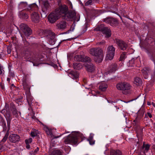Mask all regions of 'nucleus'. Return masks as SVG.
<instances>
[{
    "mask_svg": "<svg viewBox=\"0 0 155 155\" xmlns=\"http://www.w3.org/2000/svg\"><path fill=\"white\" fill-rule=\"evenodd\" d=\"M90 53L95 56L94 60L96 62H101L104 57V52L103 50L100 48H94L90 50Z\"/></svg>",
    "mask_w": 155,
    "mask_h": 155,
    "instance_id": "f257e3e1",
    "label": "nucleus"
},
{
    "mask_svg": "<svg viewBox=\"0 0 155 155\" xmlns=\"http://www.w3.org/2000/svg\"><path fill=\"white\" fill-rule=\"evenodd\" d=\"M1 113L4 114L7 121L8 130L5 134L4 137L1 140V142H5L7 140L9 135V130L10 128V123L12 119V117L9 111L5 110H3L1 111Z\"/></svg>",
    "mask_w": 155,
    "mask_h": 155,
    "instance_id": "f03ea898",
    "label": "nucleus"
},
{
    "mask_svg": "<svg viewBox=\"0 0 155 155\" xmlns=\"http://www.w3.org/2000/svg\"><path fill=\"white\" fill-rule=\"evenodd\" d=\"M28 9L30 11L34 12L31 15V19L32 21L35 23H37L39 22L40 17L38 13L35 11H37L38 9V6L35 4L33 3L29 5Z\"/></svg>",
    "mask_w": 155,
    "mask_h": 155,
    "instance_id": "7ed1b4c3",
    "label": "nucleus"
},
{
    "mask_svg": "<svg viewBox=\"0 0 155 155\" xmlns=\"http://www.w3.org/2000/svg\"><path fill=\"white\" fill-rule=\"evenodd\" d=\"M79 134L76 133H74L69 134L64 140V143L66 144H76L78 141V137Z\"/></svg>",
    "mask_w": 155,
    "mask_h": 155,
    "instance_id": "20e7f679",
    "label": "nucleus"
},
{
    "mask_svg": "<svg viewBox=\"0 0 155 155\" xmlns=\"http://www.w3.org/2000/svg\"><path fill=\"white\" fill-rule=\"evenodd\" d=\"M57 13L61 17H64L68 12V8L65 5H62L55 9Z\"/></svg>",
    "mask_w": 155,
    "mask_h": 155,
    "instance_id": "39448f33",
    "label": "nucleus"
},
{
    "mask_svg": "<svg viewBox=\"0 0 155 155\" xmlns=\"http://www.w3.org/2000/svg\"><path fill=\"white\" fill-rule=\"evenodd\" d=\"M116 87L118 90L122 91L124 94H127L130 92V86L128 83L124 82L118 83Z\"/></svg>",
    "mask_w": 155,
    "mask_h": 155,
    "instance_id": "423d86ee",
    "label": "nucleus"
},
{
    "mask_svg": "<svg viewBox=\"0 0 155 155\" xmlns=\"http://www.w3.org/2000/svg\"><path fill=\"white\" fill-rule=\"evenodd\" d=\"M68 21H72L74 19L75 21H78L80 19V16L78 14H76L74 11H70L66 14V15H65L64 17Z\"/></svg>",
    "mask_w": 155,
    "mask_h": 155,
    "instance_id": "0eeeda50",
    "label": "nucleus"
},
{
    "mask_svg": "<svg viewBox=\"0 0 155 155\" xmlns=\"http://www.w3.org/2000/svg\"><path fill=\"white\" fill-rule=\"evenodd\" d=\"M107 50L106 58L107 59L111 60L113 59L114 55L115 48L113 46L111 45L107 47Z\"/></svg>",
    "mask_w": 155,
    "mask_h": 155,
    "instance_id": "6e6552de",
    "label": "nucleus"
},
{
    "mask_svg": "<svg viewBox=\"0 0 155 155\" xmlns=\"http://www.w3.org/2000/svg\"><path fill=\"white\" fill-rule=\"evenodd\" d=\"M60 18V17L56 13L55 10L54 12L51 13L48 17V21L51 23H54Z\"/></svg>",
    "mask_w": 155,
    "mask_h": 155,
    "instance_id": "1a4fd4ad",
    "label": "nucleus"
},
{
    "mask_svg": "<svg viewBox=\"0 0 155 155\" xmlns=\"http://www.w3.org/2000/svg\"><path fill=\"white\" fill-rule=\"evenodd\" d=\"M49 5L48 1L47 0H43V5L42 7V12L41 15L42 16L46 17V14L49 10Z\"/></svg>",
    "mask_w": 155,
    "mask_h": 155,
    "instance_id": "9d476101",
    "label": "nucleus"
},
{
    "mask_svg": "<svg viewBox=\"0 0 155 155\" xmlns=\"http://www.w3.org/2000/svg\"><path fill=\"white\" fill-rule=\"evenodd\" d=\"M20 27L21 30L25 36H28L31 34V30L26 24H21L20 25Z\"/></svg>",
    "mask_w": 155,
    "mask_h": 155,
    "instance_id": "9b49d317",
    "label": "nucleus"
},
{
    "mask_svg": "<svg viewBox=\"0 0 155 155\" xmlns=\"http://www.w3.org/2000/svg\"><path fill=\"white\" fill-rule=\"evenodd\" d=\"M103 25H102L99 26L97 28V30L99 31H101L102 32L105 34V37L108 38L111 36V33L110 29L107 27H103Z\"/></svg>",
    "mask_w": 155,
    "mask_h": 155,
    "instance_id": "f8f14e48",
    "label": "nucleus"
},
{
    "mask_svg": "<svg viewBox=\"0 0 155 155\" xmlns=\"http://www.w3.org/2000/svg\"><path fill=\"white\" fill-rule=\"evenodd\" d=\"M74 60L76 61H81L83 62L89 63L91 61V58L87 56L83 57L81 55H76L74 58Z\"/></svg>",
    "mask_w": 155,
    "mask_h": 155,
    "instance_id": "ddd939ff",
    "label": "nucleus"
},
{
    "mask_svg": "<svg viewBox=\"0 0 155 155\" xmlns=\"http://www.w3.org/2000/svg\"><path fill=\"white\" fill-rule=\"evenodd\" d=\"M115 42L121 50L124 51L127 47V44L124 41L118 39H116L114 41Z\"/></svg>",
    "mask_w": 155,
    "mask_h": 155,
    "instance_id": "4468645a",
    "label": "nucleus"
},
{
    "mask_svg": "<svg viewBox=\"0 0 155 155\" xmlns=\"http://www.w3.org/2000/svg\"><path fill=\"white\" fill-rule=\"evenodd\" d=\"M68 23L64 20H62L58 22L56 24V26L58 29L64 30L67 27Z\"/></svg>",
    "mask_w": 155,
    "mask_h": 155,
    "instance_id": "2eb2a0df",
    "label": "nucleus"
},
{
    "mask_svg": "<svg viewBox=\"0 0 155 155\" xmlns=\"http://www.w3.org/2000/svg\"><path fill=\"white\" fill-rule=\"evenodd\" d=\"M9 139L11 142L13 143H15L19 141L20 137L18 134H12L10 135L9 137Z\"/></svg>",
    "mask_w": 155,
    "mask_h": 155,
    "instance_id": "dca6fc26",
    "label": "nucleus"
},
{
    "mask_svg": "<svg viewBox=\"0 0 155 155\" xmlns=\"http://www.w3.org/2000/svg\"><path fill=\"white\" fill-rule=\"evenodd\" d=\"M117 65L115 63H112L110 65L108 71L105 73V75L108 74L109 72H114L117 70Z\"/></svg>",
    "mask_w": 155,
    "mask_h": 155,
    "instance_id": "f3484780",
    "label": "nucleus"
},
{
    "mask_svg": "<svg viewBox=\"0 0 155 155\" xmlns=\"http://www.w3.org/2000/svg\"><path fill=\"white\" fill-rule=\"evenodd\" d=\"M150 148V145L148 144H145L144 142L143 143V144L141 148V152L143 154L147 153Z\"/></svg>",
    "mask_w": 155,
    "mask_h": 155,
    "instance_id": "a211bd4d",
    "label": "nucleus"
},
{
    "mask_svg": "<svg viewBox=\"0 0 155 155\" xmlns=\"http://www.w3.org/2000/svg\"><path fill=\"white\" fill-rule=\"evenodd\" d=\"M85 67L87 68V71L89 72H93L95 70V67L92 64H86Z\"/></svg>",
    "mask_w": 155,
    "mask_h": 155,
    "instance_id": "6ab92c4d",
    "label": "nucleus"
},
{
    "mask_svg": "<svg viewBox=\"0 0 155 155\" xmlns=\"http://www.w3.org/2000/svg\"><path fill=\"white\" fill-rule=\"evenodd\" d=\"M68 75L70 77L74 79L78 78L79 75L76 71H72L69 73Z\"/></svg>",
    "mask_w": 155,
    "mask_h": 155,
    "instance_id": "aec40b11",
    "label": "nucleus"
},
{
    "mask_svg": "<svg viewBox=\"0 0 155 155\" xmlns=\"http://www.w3.org/2000/svg\"><path fill=\"white\" fill-rule=\"evenodd\" d=\"M62 152L60 150L54 149L49 153V155H62Z\"/></svg>",
    "mask_w": 155,
    "mask_h": 155,
    "instance_id": "412c9836",
    "label": "nucleus"
},
{
    "mask_svg": "<svg viewBox=\"0 0 155 155\" xmlns=\"http://www.w3.org/2000/svg\"><path fill=\"white\" fill-rule=\"evenodd\" d=\"M45 131H46V133H47V134L48 135H49L50 136H51V137H53L55 138H58L59 137H61V135H62L63 134H61L59 136H55L52 133V130L51 129H49L48 128H46Z\"/></svg>",
    "mask_w": 155,
    "mask_h": 155,
    "instance_id": "4be33fe9",
    "label": "nucleus"
},
{
    "mask_svg": "<svg viewBox=\"0 0 155 155\" xmlns=\"http://www.w3.org/2000/svg\"><path fill=\"white\" fill-rule=\"evenodd\" d=\"M107 87V85L105 82H103L100 84L99 86V89L103 91H105Z\"/></svg>",
    "mask_w": 155,
    "mask_h": 155,
    "instance_id": "5701e85b",
    "label": "nucleus"
},
{
    "mask_svg": "<svg viewBox=\"0 0 155 155\" xmlns=\"http://www.w3.org/2000/svg\"><path fill=\"white\" fill-rule=\"evenodd\" d=\"M73 67L74 69L79 70L83 67L81 64L78 62H75L73 63Z\"/></svg>",
    "mask_w": 155,
    "mask_h": 155,
    "instance_id": "b1692460",
    "label": "nucleus"
},
{
    "mask_svg": "<svg viewBox=\"0 0 155 155\" xmlns=\"http://www.w3.org/2000/svg\"><path fill=\"white\" fill-rule=\"evenodd\" d=\"M141 71L144 78L145 79H147L148 77V73L149 72L148 69L147 68H145Z\"/></svg>",
    "mask_w": 155,
    "mask_h": 155,
    "instance_id": "393cba45",
    "label": "nucleus"
},
{
    "mask_svg": "<svg viewBox=\"0 0 155 155\" xmlns=\"http://www.w3.org/2000/svg\"><path fill=\"white\" fill-rule=\"evenodd\" d=\"M28 6L26 2H21L19 5V8L20 9H24L26 8H28Z\"/></svg>",
    "mask_w": 155,
    "mask_h": 155,
    "instance_id": "a878e982",
    "label": "nucleus"
},
{
    "mask_svg": "<svg viewBox=\"0 0 155 155\" xmlns=\"http://www.w3.org/2000/svg\"><path fill=\"white\" fill-rule=\"evenodd\" d=\"M118 24V22L117 20L116 19L112 18L111 21H110V25L113 26H116Z\"/></svg>",
    "mask_w": 155,
    "mask_h": 155,
    "instance_id": "bb28decb",
    "label": "nucleus"
},
{
    "mask_svg": "<svg viewBox=\"0 0 155 155\" xmlns=\"http://www.w3.org/2000/svg\"><path fill=\"white\" fill-rule=\"evenodd\" d=\"M110 155H122V153L119 150H112L111 151Z\"/></svg>",
    "mask_w": 155,
    "mask_h": 155,
    "instance_id": "cd10ccee",
    "label": "nucleus"
},
{
    "mask_svg": "<svg viewBox=\"0 0 155 155\" xmlns=\"http://www.w3.org/2000/svg\"><path fill=\"white\" fill-rule=\"evenodd\" d=\"M19 16L20 18L24 19H27L28 17V16L27 14L23 12L20 13Z\"/></svg>",
    "mask_w": 155,
    "mask_h": 155,
    "instance_id": "c85d7f7f",
    "label": "nucleus"
},
{
    "mask_svg": "<svg viewBox=\"0 0 155 155\" xmlns=\"http://www.w3.org/2000/svg\"><path fill=\"white\" fill-rule=\"evenodd\" d=\"M134 83L138 84H141L142 83V81L141 79L138 77H136L134 79Z\"/></svg>",
    "mask_w": 155,
    "mask_h": 155,
    "instance_id": "c756f323",
    "label": "nucleus"
},
{
    "mask_svg": "<svg viewBox=\"0 0 155 155\" xmlns=\"http://www.w3.org/2000/svg\"><path fill=\"white\" fill-rule=\"evenodd\" d=\"M126 58V53L124 52H123L120 55V61H123Z\"/></svg>",
    "mask_w": 155,
    "mask_h": 155,
    "instance_id": "7c9ffc66",
    "label": "nucleus"
},
{
    "mask_svg": "<svg viewBox=\"0 0 155 155\" xmlns=\"http://www.w3.org/2000/svg\"><path fill=\"white\" fill-rule=\"evenodd\" d=\"M112 18L108 17L104 19V21L107 24H110V21H111Z\"/></svg>",
    "mask_w": 155,
    "mask_h": 155,
    "instance_id": "2f4dec72",
    "label": "nucleus"
},
{
    "mask_svg": "<svg viewBox=\"0 0 155 155\" xmlns=\"http://www.w3.org/2000/svg\"><path fill=\"white\" fill-rule=\"evenodd\" d=\"M39 150V148L37 147L34 151H32L30 152V155H35L37 153V152Z\"/></svg>",
    "mask_w": 155,
    "mask_h": 155,
    "instance_id": "473e14b6",
    "label": "nucleus"
},
{
    "mask_svg": "<svg viewBox=\"0 0 155 155\" xmlns=\"http://www.w3.org/2000/svg\"><path fill=\"white\" fill-rule=\"evenodd\" d=\"M31 135L32 137H36L37 135V133L36 130L34 129L31 132Z\"/></svg>",
    "mask_w": 155,
    "mask_h": 155,
    "instance_id": "72a5a7b5",
    "label": "nucleus"
},
{
    "mask_svg": "<svg viewBox=\"0 0 155 155\" xmlns=\"http://www.w3.org/2000/svg\"><path fill=\"white\" fill-rule=\"evenodd\" d=\"M135 60L133 58L129 61V66H133L134 64Z\"/></svg>",
    "mask_w": 155,
    "mask_h": 155,
    "instance_id": "f704fd0d",
    "label": "nucleus"
},
{
    "mask_svg": "<svg viewBox=\"0 0 155 155\" xmlns=\"http://www.w3.org/2000/svg\"><path fill=\"white\" fill-rule=\"evenodd\" d=\"M12 112L13 114L15 115L16 117H17L18 115L17 110L15 108H13L12 110Z\"/></svg>",
    "mask_w": 155,
    "mask_h": 155,
    "instance_id": "c9c22d12",
    "label": "nucleus"
},
{
    "mask_svg": "<svg viewBox=\"0 0 155 155\" xmlns=\"http://www.w3.org/2000/svg\"><path fill=\"white\" fill-rule=\"evenodd\" d=\"M133 124L135 125H137L138 124L139 122V119L138 118H136V119L133 121Z\"/></svg>",
    "mask_w": 155,
    "mask_h": 155,
    "instance_id": "e433bc0d",
    "label": "nucleus"
},
{
    "mask_svg": "<svg viewBox=\"0 0 155 155\" xmlns=\"http://www.w3.org/2000/svg\"><path fill=\"white\" fill-rule=\"evenodd\" d=\"M32 141V139L31 138H30L28 139H26L25 140V143H28L29 144V143H31Z\"/></svg>",
    "mask_w": 155,
    "mask_h": 155,
    "instance_id": "4c0bfd02",
    "label": "nucleus"
},
{
    "mask_svg": "<svg viewBox=\"0 0 155 155\" xmlns=\"http://www.w3.org/2000/svg\"><path fill=\"white\" fill-rule=\"evenodd\" d=\"M94 136V134L92 133H91L90 134L89 138L87 139V140H91L92 139H93V137Z\"/></svg>",
    "mask_w": 155,
    "mask_h": 155,
    "instance_id": "58836bf2",
    "label": "nucleus"
},
{
    "mask_svg": "<svg viewBox=\"0 0 155 155\" xmlns=\"http://www.w3.org/2000/svg\"><path fill=\"white\" fill-rule=\"evenodd\" d=\"M92 0H89L85 4V5L87 6L90 5L92 3Z\"/></svg>",
    "mask_w": 155,
    "mask_h": 155,
    "instance_id": "ea45409f",
    "label": "nucleus"
},
{
    "mask_svg": "<svg viewBox=\"0 0 155 155\" xmlns=\"http://www.w3.org/2000/svg\"><path fill=\"white\" fill-rule=\"evenodd\" d=\"M4 71L2 67L1 66V65L0 64V75L3 74Z\"/></svg>",
    "mask_w": 155,
    "mask_h": 155,
    "instance_id": "a19ab883",
    "label": "nucleus"
},
{
    "mask_svg": "<svg viewBox=\"0 0 155 155\" xmlns=\"http://www.w3.org/2000/svg\"><path fill=\"white\" fill-rule=\"evenodd\" d=\"M88 141H89V143L90 145H92L94 144L95 141L93 139H92L91 140H88Z\"/></svg>",
    "mask_w": 155,
    "mask_h": 155,
    "instance_id": "79ce46f5",
    "label": "nucleus"
},
{
    "mask_svg": "<svg viewBox=\"0 0 155 155\" xmlns=\"http://www.w3.org/2000/svg\"><path fill=\"white\" fill-rule=\"evenodd\" d=\"M54 142V139H52L51 140V144H50L51 146H54L55 145L54 143V144L53 143Z\"/></svg>",
    "mask_w": 155,
    "mask_h": 155,
    "instance_id": "37998d69",
    "label": "nucleus"
},
{
    "mask_svg": "<svg viewBox=\"0 0 155 155\" xmlns=\"http://www.w3.org/2000/svg\"><path fill=\"white\" fill-rule=\"evenodd\" d=\"M32 99V98L31 97H28L27 98V101L29 103H30V101L31 102H32V101L33 100H31Z\"/></svg>",
    "mask_w": 155,
    "mask_h": 155,
    "instance_id": "c03bdc74",
    "label": "nucleus"
},
{
    "mask_svg": "<svg viewBox=\"0 0 155 155\" xmlns=\"http://www.w3.org/2000/svg\"><path fill=\"white\" fill-rule=\"evenodd\" d=\"M23 84L24 86L26 84V82L25 81V79H24L23 81Z\"/></svg>",
    "mask_w": 155,
    "mask_h": 155,
    "instance_id": "a18cd8bd",
    "label": "nucleus"
},
{
    "mask_svg": "<svg viewBox=\"0 0 155 155\" xmlns=\"http://www.w3.org/2000/svg\"><path fill=\"white\" fill-rule=\"evenodd\" d=\"M9 75L12 77H13L14 76V74L13 73H12L11 72H9Z\"/></svg>",
    "mask_w": 155,
    "mask_h": 155,
    "instance_id": "49530a36",
    "label": "nucleus"
},
{
    "mask_svg": "<svg viewBox=\"0 0 155 155\" xmlns=\"http://www.w3.org/2000/svg\"><path fill=\"white\" fill-rule=\"evenodd\" d=\"M26 148L27 149H29L30 148V145H29V144L28 143H26Z\"/></svg>",
    "mask_w": 155,
    "mask_h": 155,
    "instance_id": "de8ad7c7",
    "label": "nucleus"
},
{
    "mask_svg": "<svg viewBox=\"0 0 155 155\" xmlns=\"http://www.w3.org/2000/svg\"><path fill=\"white\" fill-rule=\"evenodd\" d=\"M71 29H70V30H68L66 32H64V34H68L70 33V31H71Z\"/></svg>",
    "mask_w": 155,
    "mask_h": 155,
    "instance_id": "09e8293b",
    "label": "nucleus"
},
{
    "mask_svg": "<svg viewBox=\"0 0 155 155\" xmlns=\"http://www.w3.org/2000/svg\"><path fill=\"white\" fill-rule=\"evenodd\" d=\"M147 114L148 116L150 117L151 118L152 117V115L150 113H147Z\"/></svg>",
    "mask_w": 155,
    "mask_h": 155,
    "instance_id": "8fccbe9b",
    "label": "nucleus"
},
{
    "mask_svg": "<svg viewBox=\"0 0 155 155\" xmlns=\"http://www.w3.org/2000/svg\"><path fill=\"white\" fill-rule=\"evenodd\" d=\"M105 41H103L102 42H100L98 44H104L105 43Z\"/></svg>",
    "mask_w": 155,
    "mask_h": 155,
    "instance_id": "3c124183",
    "label": "nucleus"
},
{
    "mask_svg": "<svg viewBox=\"0 0 155 155\" xmlns=\"http://www.w3.org/2000/svg\"><path fill=\"white\" fill-rule=\"evenodd\" d=\"M7 81H8V82H9L10 81V79L9 78H7Z\"/></svg>",
    "mask_w": 155,
    "mask_h": 155,
    "instance_id": "603ef678",
    "label": "nucleus"
},
{
    "mask_svg": "<svg viewBox=\"0 0 155 155\" xmlns=\"http://www.w3.org/2000/svg\"><path fill=\"white\" fill-rule=\"evenodd\" d=\"M2 57V54H0V58H1Z\"/></svg>",
    "mask_w": 155,
    "mask_h": 155,
    "instance_id": "864d4df0",
    "label": "nucleus"
},
{
    "mask_svg": "<svg viewBox=\"0 0 155 155\" xmlns=\"http://www.w3.org/2000/svg\"><path fill=\"white\" fill-rule=\"evenodd\" d=\"M147 104L148 105H150V103L149 102H147Z\"/></svg>",
    "mask_w": 155,
    "mask_h": 155,
    "instance_id": "5fc2aeb1",
    "label": "nucleus"
},
{
    "mask_svg": "<svg viewBox=\"0 0 155 155\" xmlns=\"http://www.w3.org/2000/svg\"><path fill=\"white\" fill-rule=\"evenodd\" d=\"M153 147L154 148V149H155V145H153Z\"/></svg>",
    "mask_w": 155,
    "mask_h": 155,
    "instance_id": "6e6d98bb",
    "label": "nucleus"
},
{
    "mask_svg": "<svg viewBox=\"0 0 155 155\" xmlns=\"http://www.w3.org/2000/svg\"><path fill=\"white\" fill-rule=\"evenodd\" d=\"M153 140L154 141V142H155V137H154V139H153Z\"/></svg>",
    "mask_w": 155,
    "mask_h": 155,
    "instance_id": "4d7b16f0",
    "label": "nucleus"
},
{
    "mask_svg": "<svg viewBox=\"0 0 155 155\" xmlns=\"http://www.w3.org/2000/svg\"><path fill=\"white\" fill-rule=\"evenodd\" d=\"M12 86H14V84H12Z\"/></svg>",
    "mask_w": 155,
    "mask_h": 155,
    "instance_id": "13d9d810",
    "label": "nucleus"
},
{
    "mask_svg": "<svg viewBox=\"0 0 155 155\" xmlns=\"http://www.w3.org/2000/svg\"><path fill=\"white\" fill-rule=\"evenodd\" d=\"M153 61H154V63H155V61H154V60H153Z\"/></svg>",
    "mask_w": 155,
    "mask_h": 155,
    "instance_id": "bf43d9fd",
    "label": "nucleus"
},
{
    "mask_svg": "<svg viewBox=\"0 0 155 155\" xmlns=\"http://www.w3.org/2000/svg\"><path fill=\"white\" fill-rule=\"evenodd\" d=\"M70 132H68L67 133H69Z\"/></svg>",
    "mask_w": 155,
    "mask_h": 155,
    "instance_id": "052dcab7",
    "label": "nucleus"
},
{
    "mask_svg": "<svg viewBox=\"0 0 155 155\" xmlns=\"http://www.w3.org/2000/svg\"><path fill=\"white\" fill-rule=\"evenodd\" d=\"M144 114V112H143V114Z\"/></svg>",
    "mask_w": 155,
    "mask_h": 155,
    "instance_id": "680f3d73",
    "label": "nucleus"
},
{
    "mask_svg": "<svg viewBox=\"0 0 155 155\" xmlns=\"http://www.w3.org/2000/svg\"><path fill=\"white\" fill-rule=\"evenodd\" d=\"M21 37H22V35H21Z\"/></svg>",
    "mask_w": 155,
    "mask_h": 155,
    "instance_id": "e2e57ef3",
    "label": "nucleus"
}]
</instances>
